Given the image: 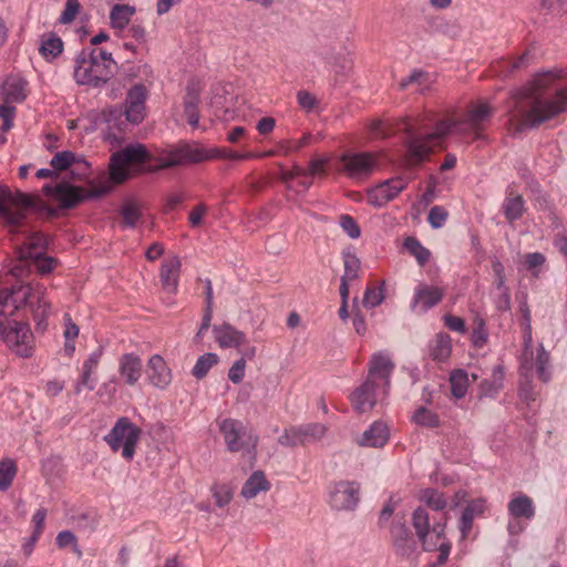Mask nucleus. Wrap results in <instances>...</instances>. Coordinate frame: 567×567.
Masks as SVG:
<instances>
[{
    "mask_svg": "<svg viewBox=\"0 0 567 567\" xmlns=\"http://www.w3.org/2000/svg\"><path fill=\"white\" fill-rule=\"evenodd\" d=\"M177 150L178 154L181 155L183 165L188 163H198L207 158L205 152L198 147L184 145Z\"/></svg>",
    "mask_w": 567,
    "mask_h": 567,
    "instance_id": "obj_50",
    "label": "nucleus"
},
{
    "mask_svg": "<svg viewBox=\"0 0 567 567\" xmlns=\"http://www.w3.org/2000/svg\"><path fill=\"white\" fill-rule=\"evenodd\" d=\"M452 351L451 338L447 334L440 333L431 348V357L436 361H445Z\"/></svg>",
    "mask_w": 567,
    "mask_h": 567,
    "instance_id": "obj_40",
    "label": "nucleus"
},
{
    "mask_svg": "<svg viewBox=\"0 0 567 567\" xmlns=\"http://www.w3.org/2000/svg\"><path fill=\"white\" fill-rule=\"evenodd\" d=\"M270 489V483L261 471L254 472L243 485L240 494L246 499L256 497L260 492Z\"/></svg>",
    "mask_w": 567,
    "mask_h": 567,
    "instance_id": "obj_34",
    "label": "nucleus"
},
{
    "mask_svg": "<svg viewBox=\"0 0 567 567\" xmlns=\"http://www.w3.org/2000/svg\"><path fill=\"white\" fill-rule=\"evenodd\" d=\"M545 261V256L540 252L526 254L522 258V269L528 271L533 277H538Z\"/></svg>",
    "mask_w": 567,
    "mask_h": 567,
    "instance_id": "obj_42",
    "label": "nucleus"
},
{
    "mask_svg": "<svg viewBox=\"0 0 567 567\" xmlns=\"http://www.w3.org/2000/svg\"><path fill=\"white\" fill-rule=\"evenodd\" d=\"M328 157H315L309 163V168L307 171V176H316V175H324L326 174V165L328 164Z\"/></svg>",
    "mask_w": 567,
    "mask_h": 567,
    "instance_id": "obj_64",
    "label": "nucleus"
},
{
    "mask_svg": "<svg viewBox=\"0 0 567 567\" xmlns=\"http://www.w3.org/2000/svg\"><path fill=\"white\" fill-rule=\"evenodd\" d=\"M327 63L333 69L336 75L349 76L353 70V60L349 51L331 52L327 54Z\"/></svg>",
    "mask_w": 567,
    "mask_h": 567,
    "instance_id": "obj_35",
    "label": "nucleus"
},
{
    "mask_svg": "<svg viewBox=\"0 0 567 567\" xmlns=\"http://www.w3.org/2000/svg\"><path fill=\"white\" fill-rule=\"evenodd\" d=\"M443 298V291L435 286L419 285L415 288L411 309L414 312H425L436 306Z\"/></svg>",
    "mask_w": 567,
    "mask_h": 567,
    "instance_id": "obj_23",
    "label": "nucleus"
},
{
    "mask_svg": "<svg viewBox=\"0 0 567 567\" xmlns=\"http://www.w3.org/2000/svg\"><path fill=\"white\" fill-rule=\"evenodd\" d=\"M390 437L389 426L382 421H375L357 439V443L363 447H383Z\"/></svg>",
    "mask_w": 567,
    "mask_h": 567,
    "instance_id": "obj_25",
    "label": "nucleus"
},
{
    "mask_svg": "<svg viewBox=\"0 0 567 567\" xmlns=\"http://www.w3.org/2000/svg\"><path fill=\"white\" fill-rule=\"evenodd\" d=\"M17 474V466L12 460L0 462V491H7Z\"/></svg>",
    "mask_w": 567,
    "mask_h": 567,
    "instance_id": "obj_49",
    "label": "nucleus"
},
{
    "mask_svg": "<svg viewBox=\"0 0 567 567\" xmlns=\"http://www.w3.org/2000/svg\"><path fill=\"white\" fill-rule=\"evenodd\" d=\"M31 259L34 261L37 269L41 274H49L56 266L55 259H53L51 257L42 256V252H40L39 257H32Z\"/></svg>",
    "mask_w": 567,
    "mask_h": 567,
    "instance_id": "obj_62",
    "label": "nucleus"
},
{
    "mask_svg": "<svg viewBox=\"0 0 567 567\" xmlns=\"http://www.w3.org/2000/svg\"><path fill=\"white\" fill-rule=\"evenodd\" d=\"M147 377L150 382L158 389H166L172 382L171 369L158 354L150 358L147 362Z\"/></svg>",
    "mask_w": 567,
    "mask_h": 567,
    "instance_id": "obj_26",
    "label": "nucleus"
},
{
    "mask_svg": "<svg viewBox=\"0 0 567 567\" xmlns=\"http://www.w3.org/2000/svg\"><path fill=\"white\" fill-rule=\"evenodd\" d=\"M183 165L181 155L178 154V150L169 152L167 155L158 158V164L156 166H148L147 172H156L158 169H165L168 167H174Z\"/></svg>",
    "mask_w": 567,
    "mask_h": 567,
    "instance_id": "obj_52",
    "label": "nucleus"
},
{
    "mask_svg": "<svg viewBox=\"0 0 567 567\" xmlns=\"http://www.w3.org/2000/svg\"><path fill=\"white\" fill-rule=\"evenodd\" d=\"M299 177H307V171L299 165H293L290 171L281 169L279 178L288 189H295L293 181Z\"/></svg>",
    "mask_w": 567,
    "mask_h": 567,
    "instance_id": "obj_53",
    "label": "nucleus"
},
{
    "mask_svg": "<svg viewBox=\"0 0 567 567\" xmlns=\"http://www.w3.org/2000/svg\"><path fill=\"white\" fill-rule=\"evenodd\" d=\"M218 362V355L212 352L200 355L193 368V375L197 379L204 378L208 371Z\"/></svg>",
    "mask_w": 567,
    "mask_h": 567,
    "instance_id": "obj_46",
    "label": "nucleus"
},
{
    "mask_svg": "<svg viewBox=\"0 0 567 567\" xmlns=\"http://www.w3.org/2000/svg\"><path fill=\"white\" fill-rule=\"evenodd\" d=\"M340 226L343 231L352 239L359 238L361 230L357 221L350 215L340 216Z\"/></svg>",
    "mask_w": 567,
    "mask_h": 567,
    "instance_id": "obj_59",
    "label": "nucleus"
},
{
    "mask_svg": "<svg viewBox=\"0 0 567 567\" xmlns=\"http://www.w3.org/2000/svg\"><path fill=\"white\" fill-rule=\"evenodd\" d=\"M447 216L449 213L444 207L433 206L429 212L427 220L433 228H441L445 224Z\"/></svg>",
    "mask_w": 567,
    "mask_h": 567,
    "instance_id": "obj_57",
    "label": "nucleus"
},
{
    "mask_svg": "<svg viewBox=\"0 0 567 567\" xmlns=\"http://www.w3.org/2000/svg\"><path fill=\"white\" fill-rule=\"evenodd\" d=\"M412 524L416 535L422 543L423 549L426 551L439 550V564L447 560L451 546L444 542L445 524L433 518L430 523V516L426 509L419 507L413 512Z\"/></svg>",
    "mask_w": 567,
    "mask_h": 567,
    "instance_id": "obj_6",
    "label": "nucleus"
},
{
    "mask_svg": "<svg viewBox=\"0 0 567 567\" xmlns=\"http://www.w3.org/2000/svg\"><path fill=\"white\" fill-rule=\"evenodd\" d=\"M135 14V8L130 4H115L110 12L111 25L114 29L123 30Z\"/></svg>",
    "mask_w": 567,
    "mask_h": 567,
    "instance_id": "obj_37",
    "label": "nucleus"
},
{
    "mask_svg": "<svg viewBox=\"0 0 567 567\" xmlns=\"http://www.w3.org/2000/svg\"><path fill=\"white\" fill-rule=\"evenodd\" d=\"M395 553L411 559L416 553V542L404 524H396L391 529Z\"/></svg>",
    "mask_w": 567,
    "mask_h": 567,
    "instance_id": "obj_24",
    "label": "nucleus"
},
{
    "mask_svg": "<svg viewBox=\"0 0 567 567\" xmlns=\"http://www.w3.org/2000/svg\"><path fill=\"white\" fill-rule=\"evenodd\" d=\"M45 246L44 236L40 233H32L25 237V241L18 248L17 254L19 259L30 260L32 257H39Z\"/></svg>",
    "mask_w": 567,
    "mask_h": 567,
    "instance_id": "obj_31",
    "label": "nucleus"
},
{
    "mask_svg": "<svg viewBox=\"0 0 567 567\" xmlns=\"http://www.w3.org/2000/svg\"><path fill=\"white\" fill-rule=\"evenodd\" d=\"M431 27L439 33H442L449 38L455 39L461 34V27L456 20L446 19L443 17L434 18L431 22Z\"/></svg>",
    "mask_w": 567,
    "mask_h": 567,
    "instance_id": "obj_39",
    "label": "nucleus"
},
{
    "mask_svg": "<svg viewBox=\"0 0 567 567\" xmlns=\"http://www.w3.org/2000/svg\"><path fill=\"white\" fill-rule=\"evenodd\" d=\"M559 79H567V68H555L535 75L522 111L523 125L537 126L567 110V86L557 87Z\"/></svg>",
    "mask_w": 567,
    "mask_h": 567,
    "instance_id": "obj_2",
    "label": "nucleus"
},
{
    "mask_svg": "<svg viewBox=\"0 0 567 567\" xmlns=\"http://www.w3.org/2000/svg\"><path fill=\"white\" fill-rule=\"evenodd\" d=\"M151 159L147 148L140 143L130 144L114 152L110 158V177L112 182L121 184L131 174L142 173L144 165Z\"/></svg>",
    "mask_w": 567,
    "mask_h": 567,
    "instance_id": "obj_7",
    "label": "nucleus"
},
{
    "mask_svg": "<svg viewBox=\"0 0 567 567\" xmlns=\"http://www.w3.org/2000/svg\"><path fill=\"white\" fill-rule=\"evenodd\" d=\"M121 214L122 225L133 228L142 217L141 206L135 202H127L122 206Z\"/></svg>",
    "mask_w": 567,
    "mask_h": 567,
    "instance_id": "obj_45",
    "label": "nucleus"
},
{
    "mask_svg": "<svg viewBox=\"0 0 567 567\" xmlns=\"http://www.w3.org/2000/svg\"><path fill=\"white\" fill-rule=\"evenodd\" d=\"M339 172L354 181L368 178L377 167V157L372 153H346L339 158Z\"/></svg>",
    "mask_w": 567,
    "mask_h": 567,
    "instance_id": "obj_14",
    "label": "nucleus"
},
{
    "mask_svg": "<svg viewBox=\"0 0 567 567\" xmlns=\"http://www.w3.org/2000/svg\"><path fill=\"white\" fill-rule=\"evenodd\" d=\"M450 383L453 396L456 399L463 398L468 388L467 373L463 370L454 371L450 377Z\"/></svg>",
    "mask_w": 567,
    "mask_h": 567,
    "instance_id": "obj_44",
    "label": "nucleus"
},
{
    "mask_svg": "<svg viewBox=\"0 0 567 567\" xmlns=\"http://www.w3.org/2000/svg\"><path fill=\"white\" fill-rule=\"evenodd\" d=\"M453 123H449L443 118L440 120L433 132L423 133L415 132L410 123H406L404 131L408 136L405 140L406 161L410 165H419L426 161L434 150L441 146L443 140L452 134Z\"/></svg>",
    "mask_w": 567,
    "mask_h": 567,
    "instance_id": "obj_5",
    "label": "nucleus"
},
{
    "mask_svg": "<svg viewBox=\"0 0 567 567\" xmlns=\"http://www.w3.org/2000/svg\"><path fill=\"white\" fill-rule=\"evenodd\" d=\"M485 508L486 506L483 499L472 501L465 506L460 518V530L463 538H465L472 529L474 518L481 516L485 512Z\"/></svg>",
    "mask_w": 567,
    "mask_h": 567,
    "instance_id": "obj_33",
    "label": "nucleus"
},
{
    "mask_svg": "<svg viewBox=\"0 0 567 567\" xmlns=\"http://www.w3.org/2000/svg\"><path fill=\"white\" fill-rule=\"evenodd\" d=\"M45 517H47V509L43 507L39 508L34 513V515L32 517V523H33L32 543H37L39 537L41 536V534L44 529Z\"/></svg>",
    "mask_w": 567,
    "mask_h": 567,
    "instance_id": "obj_60",
    "label": "nucleus"
},
{
    "mask_svg": "<svg viewBox=\"0 0 567 567\" xmlns=\"http://www.w3.org/2000/svg\"><path fill=\"white\" fill-rule=\"evenodd\" d=\"M214 334L221 348H238L247 343L246 334L228 323L214 327Z\"/></svg>",
    "mask_w": 567,
    "mask_h": 567,
    "instance_id": "obj_29",
    "label": "nucleus"
},
{
    "mask_svg": "<svg viewBox=\"0 0 567 567\" xmlns=\"http://www.w3.org/2000/svg\"><path fill=\"white\" fill-rule=\"evenodd\" d=\"M507 509L509 515L507 530L512 537H516L525 530L528 522L535 516V504L529 496L515 493L508 502Z\"/></svg>",
    "mask_w": 567,
    "mask_h": 567,
    "instance_id": "obj_13",
    "label": "nucleus"
},
{
    "mask_svg": "<svg viewBox=\"0 0 567 567\" xmlns=\"http://www.w3.org/2000/svg\"><path fill=\"white\" fill-rule=\"evenodd\" d=\"M519 312L522 351L518 355V396L520 402L529 408L538 395L533 383V377L536 375L542 382L548 383L551 380L553 368L549 352L545 350L543 343L534 344L533 342L530 310L526 301L519 305Z\"/></svg>",
    "mask_w": 567,
    "mask_h": 567,
    "instance_id": "obj_1",
    "label": "nucleus"
},
{
    "mask_svg": "<svg viewBox=\"0 0 567 567\" xmlns=\"http://www.w3.org/2000/svg\"><path fill=\"white\" fill-rule=\"evenodd\" d=\"M142 360L137 354L125 353L118 360V373L128 385H134L142 377Z\"/></svg>",
    "mask_w": 567,
    "mask_h": 567,
    "instance_id": "obj_28",
    "label": "nucleus"
},
{
    "mask_svg": "<svg viewBox=\"0 0 567 567\" xmlns=\"http://www.w3.org/2000/svg\"><path fill=\"white\" fill-rule=\"evenodd\" d=\"M327 427L321 423H309L292 426L279 436L278 442L284 446H297L317 442L323 437Z\"/></svg>",
    "mask_w": 567,
    "mask_h": 567,
    "instance_id": "obj_17",
    "label": "nucleus"
},
{
    "mask_svg": "<svg viewBox=\"0 0 567 567\" xmlns=\"http://www.w3.org/2000/svg\"><path fill=\"white\" fill-rule=\"evenodd\" d=\"M359 483L340 481L330 491V504L338 511L353 509L359 503Z\"/></svg>",
    "mask_w": 567,
    "mask_h": 567,
    "instance_id": "obj_18",
    "label": "nucleus"
},
{
    "mask_svg": "<svg viewBox=\"0 0 567 567\" xmlns=\"http://www.w3.org/2000/svg\"><path fill=\"white\" fill-rule=\"evenodd\" d=\"M147 97L146 87L142 84L134 85L126 96L125 114L127 121L132 123H140L145 116V101Z\"/></svg>",
    "mask_w": 567,
    "mask_h": 567,
    "instance_id": "obj_21",
    "label": "nucleus"
},
{
    "mask_svg": "<svg viewBox=\"0 0 567 567\" xmlns=\"http://www.w3.org/2000/svg\"><path fill=\"white\" fill-rule=\"evenodd\" d=\"M472 341L477 348L483 347L487 341V331L485 329V322L482 318H476L474 320Z\"/></svg>",
    "mask_w": 567,
    "mask_h": 567,
    "instance_id": "obj_55",
    "label": "nucleus"
},
{
    "mask_svg": "<svg viewBox=\"0 0 567 567\" xmlns=\"http://www.w3.org/2000/svg\"><path fill=\"white\" fill-rule=\"evenodd\" d=\"M413 420L416 424L422 426L436 427L439 425V416L426 408L417 409L413 415Z\"/></svg>",
    "mask_w": 567,
    "mask_h": 567,
    "instance_id": "obj_51",
    "label": "nucleus"
},
{
    "mask_svg": "<svg viewBox=\"0 0 567 567\" xmlns=\"http://www.w3.org/2000/svg\"><path fill=\"white\" fill-rule=\"evenodd\" d=\"M213 496L215 498L216 505L218 507H224L227 504H229V502L231 501V498H233V491L226 484L215 485L213 487Z\"/></svg>",
    "mask_w": 567,
    "mask_h": 567,
    "instance_id": "obj_54",
    "label": "nucleus"
},
{
    "mask_svg": "<svg viewBox=\"0 0 567 567\" xmlns=\"http://www.w3.org/2000/svg\"><path fill=\"white\" fill-rule=\"evenodd\" d=\"M28 297L23 307H28L32 313L37 328L44 331L48 327V318L51 315V302L47 297V289L43 285H27Z\"/></svg>",
    "mask_w": 567,
    "mask_h": 567,
    "instance_id": "obj_15",
    "label": "nucleus"
},
{
    "mask_svg": "<svg viewBox=\"0 0 567 567\" xmlns=\"http://www.w3.org/2000/svg\"><path fill=\"white\" fill-rule=\"evenodd\" d=\"M404 247L416 258L421 266L429 261L430 250L423 247L416 238L408 237L404 241Z\"/></svg>",
    "mask_w": 567,
    "mask_h": 567,
    "instance_id": "obj_48",
    "label": "nucleus"
},
{
    "mask_svg": "<svg viewBox=\"0 0 567 567\" xmlns=\"http://www.w3.org/2000/svg\"><path fill=\"white\" fill-rule=\"evenodd\" d=\"M384 299L382 288L368 287L365 289L362 303L367 308H374L379 306Z\"/></svg>",
    "mask_w": 567,
    "mask_h": 567,
    "instance_id": "obj_56",
    "label": "nucleus"
},
{
    "mask_svg": "<svg viewBox=\"0 0 567 567\" xmlns=\"http://www.w3.org/2000/svg\"><path fill=\"white\" fill-rule=\"evenodd\" d=\"M40 200L21 192L0 188V217L13 229L23 224L28 214L40 209Z\"/></svg>",
    "mask_w": 567,
    "mask_h": 567,
    "instance_id": "obj_8",
    "label": "nucleus"
},
{
    "mask_svg": "<svg viewBox=\"0 0 567 567\" xmlns=\"http://www.w3.org/2000/svg\"><path fill=\"white\" fill-rule=\"evenodd\" d=\"M182 262L177 256L166 259L161 267L159 279L162 288L167 292H175L177 290Z\"/></svg>",
    "mask_w": 567,
    "mask_h": 567,
    "instance_id": "obj_27",
    "label": "nucleus"
},
{
    "mask_svg": "<svg viewBox=\"0 0 567 567\" xmlns=\"http://www.w3.org/2000/svg\"><path fill=\"white\" fill-rule=\"evenodd\" d=\"M405 186L406 184L402 178L388 179L369 192L368 200L375 207H382L394 199Z\"/></svg>",
    "mask_w": 567,
    "mask_h": 567,
    "instance_id": "obj_19",
    "label": "nucleus"
},
{
    "mask_svg": "<svg viewBox=\"0 0 567 567\" xmlns=\"http://www.w3.org/2000/svg\"><path fill=\"white\" fill-rule=\"evenodd\" d=\"M80 9L81 4L79 0H66L65 8L60 17V22L63 24L73 22L80 12Z\"/></svg>",
    "mask_w": 567,
    "mask_h": 567,
    "instance_id": "obj_58",
    "label": "nucleus"
},
{
    "mask_svg": "<svg viewBox=\"0 0 567 567\" xmlns=\"http://www.w3.org/2000/svg\"><path fill=\"white\" fill-rule=\"evenodd\" d=\"M51 166L56 171H71V174L81 179L89 175L90 165L84 159H78L72 152L56 153L51 159Z\"/></svg>",
    "mask_w": 567,
    "mask_h": 567,
    "instance_id": "obj_22",
    "label": "nucleus"
},
{
    "mask_svg": "<svg viewBox=\"0 0 567 567\" xmlns=\"http://www.w3.org/2000/svg\"><path fill=\"white\" fill-rule=\"evenodd\" d=\"M433 82V79L427 72L422 70H413L409 76L402 79L399 82V89L403 91L406 90L410 85H416L420 93L424 94L426 91L431 90Z\"/></svg>",
    "mask_w": 567,
    "mask_h": 567,
    "instance_id": "obj_36",
    "label": "nucleus"
},
{
    "mask_svg": "<svg viewBox=\"0 0 567 567\" xmlns=\"http://www.w3.org/2000/svg\"><path fill=\"white\" fill-rule=\"evenodd\" d=\"M420 499L426 506L436 512L443 511L447 505L444 495L441 492L432 488L424 489L420 495Z\"/></svg>",
    "mask_w": 567,
    "mask_h": 567,
    "instance_id": "obj_43",
    "label": "nucleus"
},
{
    "mask_svg": "<svg viewBox=\"0 0 567 567\" xmlns=\"http://www.w3.org/2000/svg\"><path fill=\"white\" fill-rule=\"evenodd\" d=\"M297 102L302 110L310 112L316 106L317 99L310 92L301 90L297 93Z\"/></svg>",
    "mask_w": 567,
    "mask_h": 567,
    "instance_id": "obj_63",
    "label": "nucleus"
},
{
    "mask_svg": "<svg viewBox=\"0 0 567 567\" xmlns=\"http://www.w3.org/2000/svg\"><path fill=\"white\" fill-rule=\"evenodd\" d=\"M110 186L94 187L92 190L86 192L81 187H75L66 183L58 185H45L43 192L47 196L51 197L54 202L59 203L62 208H72L79 205L86 197H100L110 192Z\"/></svg>",
    "mask_w": 567,
    "mask_h": 567,
    "instance_id": "obj_12",
    "label": "nucleus"
},
{
    "mask_svg": "<svg viewBox=\"0 0 567 567\" xmlns=\"http://www.w3.org/2000/svg\"><path fill=\"white\" fill-rule=\"evenodd\" d=\"M2 340L20 357L28 358L32 354L33 334L28 323L8 322Z\"/></svg>",
    "mask_w": 567,
    "mask_h": 567,
    "instance_id": "obj_16",
    "label": "nucleus"
},
{
    "mask_svg": "<svg viewBox=\"0 0 567 567\" xmlns=\"http://www.w3.org/2000/svg\"><path fill=\"white\" fill-rule=\"evenodd\" d=\"M142 436V430L132 423L127 417H121L116 421L104 440L113 452L121 450L122 456L126 461L134 457L135 449Z\"/></svg>",
    "mask_w": 567,
    "mask_h": 567,
    "instance_id": "obj_11",
    "label": "nucleus"
},
{
    "mask_svg": "<svg viewBox=\"0 0 567 567\" xmlns=\"http://www.w3.org/2000/svg\"><path fill=\"white\" fill-rule=\"evenodd\" d=\"M218 427L229 452H241L247 455L256 454L259 439L241 421L224 419L218 422Z\"/></svg>",
    "mask_w": 567,
    "mask_h": 567,
    "instance_id": "obj_9",
    "label": "nucleus"
},
{
    "mask_svg": "<svg viewBox=\"0 0 567 567\" xmlns=\"http://www.w3.org/2000/svg\"><path fill=\"white\" fill-rule=\"evenodd\" d=\"M27 285H16L0 290V315L13 316L25 303Z\"/></svg>",
    "mask_w": 567,
    "mask_h": 567,
    "instance_id": "obj_20",
    "label": "nucleus"
},
{
    "mask_svg": "<svg viewBox=\"0 0 567 567\" xmlns=\"http://www.w3.org/2000/svg\"><path fill=\"white\" fill-rule=\"evenodd\" d=\"M343 258V265H344V272L341 278H344L346 280H355L358 278V272L360 269V259L355 256V254L351 251H344L342 254Z\"/></svg>",
    "mask_w": 567,
    "mask_h": 567,
    "instance_id": "obj_47",
    "label": "nucleus"
},
{
    "mask_svg": "<svg viewBox=\"0 0 567 567\" xmlns=\"http://www.w3.org/2000/svg\"><path fill=\"white\" fill-rule=\"evenodd\" d=\"M503 210L509 221L520 218L525 210L524 199L520 195L509 194L503 203Z\"/></svg>",
    "mask_w": 567,
    "mask_h": 567,
    "instance_id": "obj_38",
    "label": "nucleus"
},
{
    "mask_svg": "<svg viewBox=\"0 0 567 567\" xmlns=\"http://www.w3.org/2000/svg\"><path fill=\"white\" fill-rule=\"evenodd\" d=\"M394 367V362L386 353L377 352L372 355L367 380L350 396L352 408L358 413L371 411L377 401L388 394L390 375Z\"/></svg>",
    "mask_w": 567,
    "mask_h": 567,
    "instance_id": "obj_3",
    "label": "nucleus"
},
{
    "mask_svg": "<svg viewBox=\"0 0 567 567\" xmlns=\"http://www.w3.org/2000/svg\"><path fill=\"white\" fill-rule=\"evenodd\" d=\"M115 66L112 53L103 49L86 48L75 59L74 80L80 85L99 87L113 76Z\"/></svg>",
    "mask_w": 567,
    "mask_h": 567,
    "instance_id": "obj_4",
    "label": "nucleus"
},
{
    "mask_svg": "<svg viewBox=\"0 0 567 567\" xmlns=\"http://www.w3.org/2000/svg\"><path fill=\"white\" fill-rule=\"evenodd\" d=\"M62 50L63 42L58 35L49 34L42 38L40 52L47 60L56 58L61 54Z\"/></svg>",
    "mask_w": 567,
    "mask_h": 567,
    "instance_id": "obj_41",
    "label": "nucleus"
},
{
    "mask_svg": "<svg viewBox=\"0 0 567 567\" xmlns=\"http://www.w3.org/2000/svg\"><path fill=\"white\" fill-rule=\"evenodd\" d=\"M245 371H246V360L245 358H240L237 361L233 363L228 371V378L229 380L238 384L240 383L245 378Z\"/></svg>",
    "mask_w": 567,
    "mask_h": 567,
    "instance_id": "obj_61",
    "label": "nucleus"
},
{
    "mask_svg": "<svg viewBox=\"0 0 567 567\" xmlns=\"http://www.w3.org/2000/svg\"><path fill=\"white\" fill-rule=\"evenodd\" d=\"M492 106L485 101L472 103L467 111L462 114L451 113L443 120L453 123L452 134H470L473 133L476 138L481 137L483 124L492 115Z\"/></svg>",
    "mask_w": 567,
    "mask_h": 567,
    "instance_id": "obj_10",
    "label": "nucleus"
},
{
    "mask_svg": "<svg viewBox=\"0 0 567 567\" xmlns=\"http://www.w3.org/2000/svg\"><path fill=\"white\" fill-rule=\"evenodd\" d=\"M199 90L195 85H188L184 97V116L193 128L199 127Z\"/></svg>",
    "mask_w": 567,
    "mask_h": 567,
    "instance_id": "obj_30",
    "label": "nucleus"
},
{
    "mask_svg": "<svg viewBox=\"0 0 567 567\" xmlns=\"http://www.w3.org/2000/svg\"><path fill=\"white\" fill-rule=\"evenodd\" d=\"M25 84V81L20 76H8L1 85L6 102H22L27 96Z\"/></svg>",
    "mask_w": 567,
    "mask_h": 567,
    "instance_id": "obj_32",
    "label": "nucleus"
}]
</instances>
